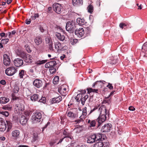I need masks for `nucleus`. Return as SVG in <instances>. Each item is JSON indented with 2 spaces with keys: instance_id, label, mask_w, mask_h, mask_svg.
Here are the masks:
<instances>
[{
  "instance_id": "f257e3e1",
  "label": "nucleus",
  "mask_w": 147,
  "mask_h": 147,
  "mask_svg": "<svg viewBox=\"0 0 147 147\" xmlns=\"http://www.w3.org/2000/svg\"><path fill=\"white\" fill-rule=\"evenodd\" d=\"M98 111L100 115L98 118L95 120H91V122L88 125V127H91L96 126L98 128L101 124L106 119L107 109L105 105H102L98 109Z\"/></svg>"
},
{
  "instance_id": "f03ea898",
  "label": "nucleus",
  "mask_w": 147,
  "mask_h": 147,
  "mask_svg": "<svg viewBox=\"0 0 147 147\" xmlns=\"http://www.w3.org/2000/svg\"><path fill=\"white\" fill-rule=\"evenodd\" d=\"M41 118V113L39 112H36L34 113L32 116V122L34 123H38L40 121Z\"/></svg>"
},
{
  "instance_id": "7ed1b4c3",
  "label": "nucleus",
  "mask_w": 147,
  "mask_h": 147,
  "mask_svg": "<svg viewBox=\"0 0 147 147\" xmlns=\"http://www.w3.org/2000/svg\"><path fill=\"white\" fill-rule=\"evenodd\" d=\"M75 28V24L74 22L70 21L67 23L66 29L67 31L70 32H73Z\"/></svg>"
},
{
  "instance_id": "20e7f679",
  "label": "nucleus",
  "mask_w": 147,
  "mask_h": 147,
  "mask_svg": "<svg viewBox=\"0 0 147 147\" xmlns=\"http://www.w3.org/2000/svg\"><path fill=\"white\" fill-rule=\"evenodd\" d=\"M55 51L56 52L59 53L61 51H63L65 49L66 47L62 46L61 44L59 42H55L54 44Z\"/></svg>"
},
{
  "instance_id": "39448f33",
  "label": "nucleus",
  "mask_w": 147,
  "mask_h": 147,
  "mask_svg": "<svg viewBox=\"0 0 147 147\" xmlns=\"http://www.w3.org/2000/svg\"><path fill=\"white\" fill-rule=\"evenodd\" d=\"M53 6L54 11L57 13H61L63 10V7L60 4L57 3H54Z\"/></svg>"
},
{
  "instance_id": "423d86ee",
  "label": "nucleus",
  "mask_w": 147,
  "mask_h": 147,
  "mask_svg": "<svg viewBox=\"0 0 147 147\" xmlns=\"http://www.w3.org/2000/svg\"><path fill=\"white\" fill-rule=\"evenodd\" d=\"M17 71L16 68L15 67H12L7 68L5 71V73L8 76H12Z\"/></svg>"
},
{
  "instance_id": "0eeeda50",
  "label": "nucleus",
  "mask_w": 147,
  "mask_h": 147,
  "mask_svg": "<svg viewBox=\"0 0 147 147\" xmlns=\"http://www.w3.org/2000/svg\"><path fill=\"white\" fill-rule=\"evenodd\" d=\"M11 59L9 56L7 54H5L3 55V63L6 66L9 65L11 63Z\"/></svg>"
},
{
  "instance_id": "6e6552de",
  "label": "nucleus",
  "mask_w": 147,
  "mask_h": 147,
  "mask_svg": "<svg viewBox=\"0 0 147 147\" xmlns=\"http://www.w3.org/2000/svg\"><path fill=\"white\" fill-rule=\"evenodd\" d=\"M76 35L79 38L83 36L85 34L84 30L83 28H80L76 29L75 31Z\"/></svg>"
},
{
  "instance_id": "1a4fd4ad",
  "label": "nucleus",
  "mask_w": 147,
  "mask_h": 147,
  "mask_svg": "<svg viewBox=\"0 0 147 147\" xmlns=\"http://www.w3.org/2000/svg\"><path fill=\"white\" fill-rule=\"evenodd\" d=\"M7 127L6 122L3 118L0 117V131H3Z\"/></svg>"
},
{
  "instance_id": "9d476101",
  "label": "nucleus",
  "mask_w": 147,
  "mask_h": 147,
  "mask_svg": "<svg viewBox=\"0 0 147 147\" xmlns=\"http://www.w3.org/2000/svg\"><path fill=\"white\" fill-rule=\"evenodd\" d=\"M109 143L103 142L102 141H99L95 143L93 147H109Z\"/></svg>"
},
{
  "instance_id": "9b49d317",
  "label": "nucleus",
  "mask_w": 147,
  "mask_h": 147,
  "mask_svg": "<svg viewBox=\"0 0 147 147\" xmlns=\"http://www.w3.org/2000/svg\"><path fill=\"white\" fill-rule=\"evenodd\" d=\"M111 127V124H106L102 127L101 131L103 132H108L109 131Z\"/></svg>"
},
{
  "instance_id": "f8f14e48",
  "label": "nucleus",
  "mask_w": 147,
  "mask_h": 147,
  "mask_svg": "<svg viewBox=\"0 0 147 147\" xmlns=\"http://www.w3.org/2000/svg\"><path fill=\"white\" fill-rule=\"evenodd\" d=\"M14 64L17 67H20L23 64V60L20 58H16L13 61Z\"/></svg>"
},
{
  "instance_id": "ddd939ff",
  "label": "nucleus",
  "mask_w": 147,
  "mask_h": 147,
  "mask_svg": "<svg viewBox=\"0 0 147 147\" xmlns=\"http://www.w3.org/2000/svg\"><path fill=\"white\" fill-rule=\"evenodd\" d=\"M33 84L36 88H39L42 86L43 83L41 80L39 79H36L34 81Z\"/></svg>"
},
{
  "instance_id": "4468645a",
  "label": "nucleus",
  "mask_w": 147,
  "mask_h": 147,
  "mask_svg": "<svg viewBox=\"0 0 147 147\" xmlns=\"http://www.w3.org/2000/svg\"><path fill=\"white\" fill-rule=\"evenodd\" d=\"M117 61L118 59L116 57H112L108 59L107 63L109 64L113 65L116 64Z\"/></svg>"
},
{
  "instance_id": "2eb2a0df",
  "label": "nucleus",
  "mask_w": 147,
  "mask_h": 147,
  "mask_svg": "<svg viewBox=\"0 0 147 147\" xmlns=\"http://www.w3.org/2000/svg\"><path fill=\"white\" fill-rule=\"evenodd\" d=\"M105 82L103 80L97 81L94 83L92 87L93 88H98L100 86H101L102 84H104Z\"/></svg>"
},
{
  "instance_id": "dca6fc26",
  "label": "nucleus",
  "mask_w": 147,
  "mask_h": 147,
  "mask_svg": "<svg viewBox=\"0 0 147 147\" xmlns=\"http://www.w3.org/2000/svg\"><path fill=\"white\" fill-rule=\"evenodd\" d=\"M96 134L91 135L88 138L87 142L88 143L94 142L96 141Z\"/></svg>"
},
{
  "instance_id": "f3484780",
  "label": "nucleus",
  "mask_w": 147,
  "mask_h": 147,
  "mask_svg": "<svg viewBox=\"0 0 147 147\" xmlns=\"http://www.w3.org/2000/svg\"><path fill=\"white\" fill-rule=\"evenodd\" d=\"M34 41L37 46L41 45L42 42V39L40 36H38L36 37L34 39Z\"/></svg>"
},
{
  "instance_id": "a211bd4d",
  "label": "nucleus",
  "mask_w": 147,
  "mask_h": 147,
  "mask_svg": "<svg viewBox=\"0 0 147 147\" xmlns=\"http://www.w3.org/2000/svg\"><path fill=\"white\" fill-rule=\"evenodd\" d=\"M15 109L19 111H23L24 109V106L22 103L16 104L15 106Z\"/></svg>"
},
{
  "instance_id": "6ab92c4d",
  "label": "nucleus",
  "mask_w": 147,
  "mask_h": 147,
  "mask_svg": "<svg viewBox=\"0 0 147 147\" xmlns=\"http://www.w3.org/2000/svg\"><path fill=\"white\" fill-rule=\"evenodd\" d=\"M61 100L62 97L61 96L59 95L57 97L52 98L51 100V102L52 104L58 103L61 101Z\"/></svg>"
},
{
  "instance_id": "aec40b11",
  "label": "nucleus",
  "mask_w": 147,
  "mask_h": 147,
  "mask_svg": "<svg viewBox=\"0 0 147 147\" xmlns=\"http://www.w3.org/2000/svg\"><path fill=\"white\" fill-rule=\"evenodd\" d=\"M66 88L64 86H62L58 88V91L62 95L65 94L67 92Z\"/></svg>"
},
{
  "instance_id": "412c9836",
  "label": "nucleus",
  "mask_w": 147,
  "mask_h": 147,
  "mask_svg": "<svg viewBox=\"0 0 147 147\" xmlns=\"http://www.w3.org/2000/svg\"><path fill=\"white\" fill-rule=\"evenodd\" d=\"M29 119H28L27 117H25V116L24 115H22L20 119V123L22 125H24L26 124L27 121Z\"/></svg>"
},
{
  "instance_id": "4be33fe9",
  "label": "nucleus",
  "mask_w": 147,
  "mask_h": 147,
  "mask_svg": "<svg viewBox=\"0 0 147 147\" xmlns=\"http://www.w3.org/2000/svg\"><path fill=\"white\" fill-rule=\"evenodd\" d=\"M72 3L74 6H79L83 5V0H73Z\"/></svg>"
},
{
  "instance_id": "5701e85b",
  "label": "nucleus",
  "mask_w": 147,
  "mask_h": 147,
  "mask_svg": "<svg viewBox=\"0 0 147 147\" xmlns=\"http://www.w3.org/2000/svg\"><path fill=\"white\" fill-rule=\"evenodd\" d=\"M9 99L8 98L2 97L0 98V102L1 104H5L9 101Z\"/></svg>"
},
{
  "instance_id": "b1692460",
  "label": "nucleus",
  "mask_w": 147,
  "mask_h": 147,
  "mask_svg": "<svg viewBox=\"0 0 147 147\" xmlns=\"http://www.w3.org/2000/svg\"><path fill=\"white\" fill-rule=\"evenodd\" d=\"M32 56L30 55L27 54L25 57V58L24 59L25 61L28 63H31L32 62Z\"/></svg>"
},
{
  "instance_id": "393cba45",
  "label": "nucleus",
  "mask_w": 147,
  "mask_h": 147,
  "mask_svg": "<svg viewBox=\"0 0 147 147\" xmlns=\"http://www.w3.org/2000/svg\"><path fill=\"white\" fill-rule=\"evenodd\" d=\"M39 98V96L38 94H34L30 96V99L32 101H38Z\"/></svg>"
},
{
  "instance_id": "a878e982",
  "label": "nucleus",
  "mask_w": 147,
  "mask_h": 147,
  "mask_svg": "<svg viewBox=\"0 0 147 147\" xmlns=\"http://www.w3.org/2000/svg\"><path fill=\"white\" fill-rule=\"evenodd\" d=\"M67 116L72 118H74L76 117V113H74L72 111H67Z\"/></svg>"
},
{
  "instance_id": "bb28decb",
  "label": "nucleus",
  "mask_w": 147,
  "mask_h": 147,
  "mask_svg": "<svg viewBox=\"0 0 147 147\" xmlns=\"http://www.w3.org/2000/svg\"><path fill=\"white\" fill-rule=\"evenodd\" d=\"M20 134V131L18 130H15L13 131L11 133L12 136L16 138H18Z\"/></svg>"
},
{
  "instance_id": "cd10ccee",
  "label": "nucleus",
  "mask_w": 147,
  "mask_h": 147,
  "mask_svg": "<svg viewBox=\"0 0 147 147\" xmlns=\"http://www.w3.org/2000/svg\"><path fill=\"white\" fill-rule=\"evenodd\" d=\"M56 36L57 38L60 40L63 41L65 38V36L63 35H61L60 33L57 32Z\"/></svg>"
},
{
  "instance_id": "c85d7f7f",
  "label": "nucleus",
  "mask_w": 147,
  "mask_h": 147,
  "mask_svg": "<svg viewBox=\"0 0 147 147\" xmlns=\"http://www.w3.org/2000/svg\"><path fill=\"white\" fill-rule=\"evenodd\" d=\"M87 115V108L84 107L82 110V115L81 116L83 119H85Z\"/></svg>"
},
{
  "instance_id": "c756f323",
  "label": "nucleus",
  "mask_w": 147,
  "mask_h": 147,
  "mask_svg": "<svg viewBox=\"0 0 147 147\" xmlns=\"http://www.w3.org/2000/svg\"><path fill=\"white\" fill-rule=\"evenodd\" d=\"M87 90L88 91V93H90L91 92L98 93V89H92L91 88H87Z\"/></svg>"
},
{
  "instance_id": "7c9ffc66",
  "label": "nucleus",
  "mask_w": 147,
  "mask_h": 147,
  "mask_svg": "<svg viewBox=\"0 0 147 147\" xmlns=\"http://www.w3.org/2000/svg\"><path fill=\"white\" fill-rule=\"evenodd\" d=\"M67 129H65L63 132V134L65 136L64 137V138H69L71 139L72 137L69 136V133L67 131Z\"/></svg>"
},
{
  "instance_id": "2f4dec72",
  "label": "nucleus",
  "mask_w": 147,
  "mask_h": 147,
  "mask_svg": "<svg viewBox=\"0 0 147 147\" xmlns=\"http://www.w3.org/2000/svg\"><path fill=\"white\" fill-rule=\"evenodd\" d=\"M77 22L79 25H82L84 24L85 21L84 19L78 18L77 19Z\"/></svg>"
},
{
  "instance_id": "473e14b6",
  "label": "nucleus",
  "mask_w": 147,
  "mask_h": 147,
  "mask_svg": "<svg viewBox=\"0 0 147 147\" xmlns=\"http://www.w3.org/2000/svg\"><path fill=\"white\" fill-rule=\"evenodd\" d=\"M85 119L83 118V117H82L81 116L80 117V119H77L75 121V122L76 123V124L81 123V126L83 124V121Z\"/></svg>"
},
{
  "instance_id": "72a5a7b5",
  "label": "nucleus",
  "mask_w": 147,
  "mask_h": 147,
  "mask_svg": "<svg viewBox=\"0 0 147 147\" xmlns=\"http://www.w3.org/2000/svg\"><path fill=\"white\" fill-rule=\"evenodd\" d=\"M142 49L145 50V54L144 56L147 57V42H146L142 45Z\"/></svg>"
},
{
  "instance_id": "f704fd0d",
  "label": "nucleus",
  "mask_w": 147,
  "mask_h": 147,
  "mask_svg": "<svg viewBox=\"0 0 147 147\" xmlns=\"http://www.w3.org/2000/svg\"><path fill=\"white\" fill-rule=\"evenodd\" d=\"M26 73V71L24 70H20L19 71V76L20 78H22Z\"/></svg>"
},
{
  "instance_id": "c9c22d12",
  "label": "nucleus",
  "mask_w": 147,
  "mask_h": 147,
  "mask_svg": "<svg viewBox=\"0 0 147 147\" xmlns=\"http://www.w3.org/2000/svg\"><path fill=\"white\" fill-rule=\"evenodd\" d=\"M87 9L88 12L92 13L94 10L93 6L92 5H90L88 6Z\"/></svg>"
},
{
  "instance_id": "e433bc0d",
  "label": "nucleus",
  "mask_w": 147,
  "mask_h": 147,
  "mask_svg": "<svg viewBox=\"0 0 147 147\" xmlns=\"http://www.w3.org/2000/svg\"><path fill=\"white\" fill-rule=\"evenodd\" d=\"M88 98V95H86L84 97L82 98L81 99V103L83 105H84L85 101Z\"/></svg>"
},
{
  "instance_id": "4c0bfd02",
  "label": "nucleus",
  "mask_w": 147,
  "mask_h": 147,
  "mask_svg": "<svg viewBox=\"0 0 147 147\" xmlns=\"http://www.w3.org/2000/svg\"><path fill=\"white\" fill-rule=\"evenodd\" d=\"M82 97V93H79L78 94L76 97L75 99L76 101L78 102L80 101Z\"/></svg>"
},
{
  "instance_id": "58836bf2",
  "label": "nucleus",
  "mask_w": 147,
  "mask_h": 147,
  "mask_svg": "<svg viewBox=\"0 0 147 147\" xmlns=\"http://www.w3.org/2000/svg\"><path fill=\"white\" fill-rule=\"evenodd\" d=\"M2 109L8 110H11L12 109V107L10 105H7L3 107Z\"/></svg>"
},
{
  "instance_id": "ea45409f",
  "label": "nucleus",
  "mask_w": 147,
  "mask_h": 147,
  "mask_svg": "<svg viewBox=\"0 0 147 147\" xmlns=\"http://www.w3.org/2000/svg\"><path fill=\"white\" fill-rule=\"evenodd\" d=\"M7 125V131H9L12 127V123L9 121H6Z\"/></svg>"
},
{
  "instance_id": "a19ab883",
  "label": "nucleus",
  "mask_w": 147,
  "mask_h": 147,
  "mask_svg": "<svg viewBox=\"0 0 147 147\" xmlns=\"http://www.w3.org/2000/svg\"><path fill=\"white\" fill-rule=\"evenodd\" d=\"M59 77L57 76H55L53 80V82L54 84H55L57 83V82H59Z\"/></svg>"
},
{
  "instance_id": "79ce46f5",
  "label": "nucleus",
  "mask_w": 147,
  "mask_h": 147,
  "mask_svg": "<svg viewBox=\"0 0 147 147\" xmlns=\"http://www.w3.org/2000/svg\"><path fill=\"white\" fill-rule=\"evenodd\" d=\"M47 61V60H39L36 62V64L38 65H40L44 64Z\"/></svg>"
},
{
  "instance_id": "37998d69",
  "label": "nucleus",
  "mask_w": 147,
  "mask_h": 147,
  "mask_svg": "<svg viewBox=\"0 0 147 147\" xmlns=\"http://www.w3.org/2000/svg\"><path fill=\"white\" fill-rule=\"evenodd\" d=\"M49 63L50 67H54L57 65L56 62L55 61L49 62Z\"/></svg>"
},
{
  "instance_id": "c03bdc74",
  "label": "nucleus",
  "mask_w": 147,
  "mask_h": 147,
  "mask_svg": "<svg viewBox=\"0 0 147 147\" xmlns=\"http://www.w3.org/2000/svg\"><path fill=\"white\" fill-rule=\"evenodd\" d=\"M96 141H102V136L100 135H96Z\"/></svg>"
},
{
  "instance_id": "a18cd8bd",
  "label": "nucleus",
  "mask_w": 147,
  "mask_h": 147,
  "mask_svg": "<svg viewBox=\"0 0 147 147\" xmlns=\"http://www.w3.org/2000/svg\"><path fill=\"white\" fill-rule=\"evenodd\" d=\"M45 41L46 43L48 44V45L53 43L51 39L49 37H47L45 38Z\"/></svg>"
},
{
  "instance_id": "49530a36",
  "label": "nucleus",
  "mask_w": 147,
  "mask_h": 147,
  "mask_svg": "<svg viewBox=\"0 0 147 147\" xmlns=\"http://www.w3.org/2000/svg\"><path fill=\"white\" fill-rule=\"evenodd\" d=\"M49 71L51 73L53 74L56 71V69L54 67H50Z\"/></svg>"
},
{
  "instance_id": "de8ad7c7",
  "label": "nucleus",
  "mask_w": 147,
  "mask_h": 147,
  "mask_svg": "<svg viewBox=\"0 0 147 147\" xmlns=\"http://www.w3.org/2000/svg\"><path fill=\"white\" fill-rule=\"evenodd\" d=\"M19 90V87L17 86H15L14 87L13 90V92L15 93H17Z\"/></svg>"
},
{
  "instance_id": "09e8293b",
  "label": "nucleus",
  "mask_w": 147,
  "mask_h": 147,
  "mask_svg": "<svg viewBox=\"0 0 147 147\" xmlns=\"http://www.w3.org/2000/svg\"><path fill=\"white\" fill-rule=\"evenodd\" d=\"M127 26V25L126 24L123 23H121L119 25L120 27L122 29H123V28L125 29V27H126Z\"/></svg>"
},
{
  "instance_id": "8fccbe9b",
  "label": "nucleus",
  "mask_w": 147,
  "mask_h": 147,
  "mask_svg": "<svg viewBox=\"0 0 147 147\" xmlns=\"http://www.w3.org/2000/svg\"><path fill=\"white\" fill-rule=\"evenodd\" d=\"M49 49L51 52H53L54 51V49H53V43L48 45Z\"/></svg>"
},
{
  "instance_id": "3c124183",
  "label": "nucleus",
  "mask_w": 147,
  "mask_h": 147,
  "mask_svg": "<svg viewBox=\"0 0 147 147\" xmlns=\"http://www.w3.org/2000/svg\"><path fill=\"white\" fill-rule=\"evenodd\" d=\"M0 113L5 117L8 116L9 114V112L7 111L0 112Z\"/></svg>"
},
{
  "instance_id": "603ef678",
  "label": "nucleus",
  "mask_w": 147,
  "mask_h": 147,
  "mask_svg": "<svg viewBox=\"0 0 147 147\" xmlns=\"http://www.w3.org/2000/svg\"><path fill=\"white\" fill-rule=\"evenodd\" d=\"M24 115L25 116V117H26L29 119V117L30 115V113L27 111H25L24 113V115Z\"/></svg>"
},
{
  "instance_id": "864d4df0",
  "label": "nucleus",
  "mask_w": 147,
  "mask_h": 147,
  "mask_svg": "<svg viewBox=\"0 0 147 147\" xmlns=\"http://www.w3.org/2000/svg\"><path fill=\"white\" fill-rule=\"evenodd\" d=\"M27 54L26 53L24 52H22L20 54V57L24 59L25 58V57Z\"/></svg>"
},
{
  "instance_id": "5fc2aeb1",
  "label": "nucleus",
  "mask_w": 147,
  "mask_h": 147,
  "mask_svg": "<svg viewBox=\"0 0 147 147\" xmlns=\"http://www.w3.org/2000/svg\"><path fill=\"white\" fill-rule=\"evenodd\" d=\"M39 102L43 103H45L46 102V98L45 97H42L39 100Z\"/></svg>"
},
{
  "instance_id": "6e6d98bb",
  "label": "nucleus",
  "mask_w": 147,
  "mask_h": 147,
  "mask_svg": "<svg viewBox=\"0 0 147 147\" xmlns=\"http://www.w3.org/2000/svg\"><path fill=\"white\" fill-rule=\"evenodd\" d=\"M9 39H2L1 40V43L3 44H6L9 41Z\"/></svg>"
},
{
  "instance_id": "4d7b16f0",
  "label": "nucleus",
  "mask_w": 147,
  "mask_h": 147,
  "mask_svg": "<svg viewBox=\"0 0 147 147\" xmlns=\"http://www.w3.org/2000/svg\"><path fill=\"white\" fill-rule=\"evenodd\" d=\"M12 98L13 100H18V101H20L21 100L20 98V97H17L15 96H13Z\"/></svg>"
},
{
  "instance_id": "13d9d810",
  "label": "nucleus",
  "mask_w": 147,
  "mask_h": 147,
  "mask_svg": "<svg viewBox=\"0 0 147 147\" xmlns=\"http://www.w3.org/2000/svg\"><path fill=\"white\" fill-rule=\"evenodd\" d=\"M98 107L97 106H96L94 107L93 109H91V110L89 113V114H90L95 110L97 109H98Z\"/></svg>"
},
{
  "instance_id": "bf43d9fd",
  "label": "nucleus",
  "mask_w": 147,
  "mask_h": 147,
  "mask_svg": "<svg viewBox=\"0 0 147 147\" xmlns=\"http://www.w3.org/2000/svg\"><path fill=\"white\" fill-rule=\"evenodd\" d=\"M26 49L28 52L30 53L31 52V50L30 49V47L28 45L25 46Z\"/></svg>"
},
{
  "instance_id": "052dcab7",
  "label": "nucleus",
  "mask_w": 147,
  "mask_h": 147,
  "mask_svg": "<svg viewBox=\"0 0 147 147\" xmlns=\"http://www.w3.org/2000/svg\"><path fill=\"white\" fill-rule=\"evenodd\" d=\"M16 33V31L15 30H13V31H12L11 32H9V37L10 38H11V35L12 34H14Z\"/></svg>"
},
{
  "instance_id": "680f3d73",
  "label": "nucleus",
  "mask_w": 147,
  "mask_h": 147,
  "mask_svg": "<svg viewBox=\"0 0 147 147\" xmlns=\"http://www.w3.org/2000/svg\"><path fill=\"white\" fill-rule=\"evenodd\" d=\"M107 86L110 90H112L113 89V86H112V84L110 83H108V85Z\"/></svg>"
},
{
  "instance_id": "e2e57ef3",
  "label": "nucleus",
  "mask_w": 147,
  "mask_h": 147,
  "mask_svg": "<svg viewBox=\"0 0 147 147\" xmlns=\"http://www.w3.org/2000/svg\"><path fill=\"white\" fill-rule=\"evenodd\" d=\"M115 90H113L110 93L109 96H108L107 98H109L111 96H113L114 94H115Z\"/></svg>"
},
{
  "instance_id": "0e129e2a",
  "label": "nucleus",
  "mask_w": 147,
  "mask_h": 147,
  "mask_svg": "<svg viewBox=\"0 0 147 147\" xmlns=\"http://www.w3.org/2000/svg\"><path fill=\"white\" fill-rule=\"evenodd\" d=\"M33 138L34 139V141H36L38 139V135H35L33 136Z\"/></svg>"
},
{
  "instance_id": "69168bd1",
  "label": "nucleus",
  "mask_w": 147,
  "mask_h": 147,
  "mask_svg": "<svg viewBox=\"0 0 147 147\" xmlns=\"http://www.w3.org/2000/svg\"><path fill=\"white\" fill-rule=\"evenodd\" d=\"M0 83L1 84L4 85L6 84V82L4 80H1L0 81Z\"/></svg>"
},
{
  "instance_id": "338daca9",
  "label": "nucleus",
  "mask_w": 147,
  "mask_h": 147,
  "mask_svg": "<svg viewBox=\"0 0 147 147\" xmlns=\"http://www.w3.org/2000/svg\"><path fill=\"white\" fill-rule=\"evenodd\" d=\"M129 109L130 111H134L135 110V108L133 106H130L129 108Z\"/></svg>"
},
{
  "instance_id": "774afa93",
  "label": "nucleus",
  "mask_w": 147,
  "mask_h": 147,
  "mask_svg": "<svg viewBox=\"0 0 147 147\" xmlns=\"http://www.w3.org/2000/svg\"><path fill=\"white\" fill-rule=\"evenodd\" d=\"M31 19H26V23L27 24H29L31 23Z\"/></svg>"
}]
</instances>
